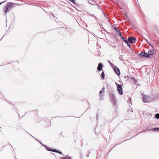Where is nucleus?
I'll return each mask as SVG.
<instances>
[{
  "label": "nucleus",
  "mask_w": 159,
  "mask_h": 159,
  "mask_svg": "<svg viewBox=\"0 0 159 159\" xmlns=\"http://www.w3.org/2000/svg\"><path fill=\"white\" fill-rule=\"evenodd\" d=\"M146 131L145 130H143V131Z\"/></svg>",
  "instance_id": "obj_39"
},
{
  "label": "nucleus",
  "mask_w": 159,
  "mask_h": 159,
  "mask_svg": "<svg viewBox=\"0 0 159 159\" xmlns=\"http://www.w3.org/2000/svg\"><path fill=\"white\" fill-rule=\"evenodd\" d=\"M110 97L111 101L113 102L114 105H116V97L115 96L114 94H110Z\"/></svg>",
  "instance_id": "obj_4"
},
{
  "label": "nucleus",
  "mask_w": 159,
  "mask_h": 159,
  "mask_svg": "<svg viewBox=\"0 0 159 159\" xmlns=\"http://www.w3.org/2000/svg\"><path fill=\"white\" fill-rule=\"evenodd\" d=\"M105 90V88L104 87H103L101 89V90L99 92V96L100 97V98L101 99H102L101 98V97H102L103 96V93H104Z\"/></svg>",
  "instance_id": "obj_8"
},
{
  "label": "nucleus",
  "mask_w": 159,
  "mask_h": 159,
  "mask_svg": "<svg viewBox=\"0 0 159 159\" xmlns=\"http://www.w3.org/2000/svg\"><path fill=\"white\" fill-rule=\"evenodd\" d=\"M3 38V37H2V38H1V40L2 39V38Z\"/></svg>",
  "instance_id": "obj_36"
},
{
  "label": "nucleus",
  "mask_w": 159,
  "mask_h": 159,
  "mask_svg": "<svg viewBox=\"0 0 159 159\" xmlns=\"http://www.w3.org/2000/svg\"><path fill=\"white\" fill-rule=\"evenodd\" d=\"M125 15L126 16V17L127 16V14L126 13H125Z\"/></svg>",
  "instance_id": "obj_31"
},
{
  "label": "nucleus",
  "mask_w": 159,
  "mask_h": 159,
  "mask_svg": "<svg viewBox=\"0 0 159 159\" xmlns=\"http://www.w3.org/2000/svg\"><path fill=\"white\" fill-rule=\"evenodd\" d=\"M131 78L134 82H138L137 80L134 77H131Z\"/></svg>",
  "instance_id": "obj_20"
},
{
  "label": "nucleus",
  "mask_w": 159,
  "mask_h": 159,
  "mask_svg": "<svg viewBox=\"0 0 159 159\" xmlns=\"http://www.w3.org/2000/svg\"><path fill=\"white\" fill-rule=\"evenodd\" d=\"M102 79V80H103L105 78V74L103 71H102V72L101 74Z\"/></svg>",
  "instance_id": "obj_16"
},
{
  "label": "nucleus",
  "mask_w": 159,
  "mask_h": 159,
  "mask_svg": "<svg viewBox=\"0 0 159 159\" xmlns=\"http://www.w3.org/2000/svg\"><path fill=\"white\" fill-rule=\"evenodd\" d=\"M77 23H78V24H79V23H78V21H77Z\"/></svg>",
  "instance_id": "obj_33"
},
{
  "label": "nucleus",
  "mask_w": 159,
  "mask_h": 159,
  "mask_svg": "<svg viewBox=\"0 0 159 159\" xmlns=\"http://www.w3.org/2000/svg\"><path fill=\"white\" fill-rule=\"evenodd\" d=\"M16 5V4L12 2H8L7 3L6 5V9L4 11V13L6 14V15L7 12H9L10 11L15 7V6Z\"/></svg>",
  "instance_id": "obj_2"
},
{
  "label": "nucleus",
  "mask_w": 159,
  "mask_h": 159,
  "mask_svg": "<svg viewBox=\"0 0 159 159\" xmlns=\"http://www.w3.org/2000/svg\"><path fill=\"white\" fill-rule=\"evenodd\" d=\"M36 140L37 141H38L39 142V143H40V144L41 145H42V146H43V145H44L43 144L41 143V142H39V141L37 139H36Z\"/></svg>",
  "instance_id": "obj_26"
},
{
  "label": "nucleus",
  "mask_w": 159,
  "mask_h": 159,
  "mask_svg": "<svg viewBox=\"0 0 159 159\" xmlns=\"http://www.w3.org/2000/svg\"><path fill=\"white\" fill-rule=\"evenodd\" d=\"M147 43H148L149 45L150 46H151V44L150 43H149V42H147Z\"/></svg>",
  "instance_id": "obj_30"
},
{
  "label": "nucleus",
  "mask_w": 159,
  "mask_h": 159,
  "mask_svg": "<svg viewBox=\"0 0 159 159\" xmlns=\"http://www.w3.org/2000/svg\"><path fill=\"white\" fill-rule=\"evenodd\" d=\"M90 1H88V2L89 4L91 5H94V3H95V2L94 0H90Z\"/></svg>",
  "instance_id": "obj_14"
},
{
  "label": "nucleus",
  "mask_w": 159,
  "mask_h": 159,
  "mask_svg": "<svg viewBox=\"0 0 159 159\" xmlns=\"http://www.w3.org/2000/svg\"><path fill=\"white\" fill-rule=\"evenodd\" d=\"M69 0L73 3H75V0Z\"/></svg>",
  "instance_id": "obj_24"
},
{
  "label": "nucleus",
  "mask_w": 159,
  "mask_h": 159,
  "mask_svg": "<svg viewBox=\"0 0 159 159\" xmlns=\"http://www.w3.org/2000/svg\"><path fill=\"white\" fill-rule=\"evenodd\" d=\"M77 23H78V24H79V23H78V21H77Z\"/></svg>",
  "instance_id": "obj_35"
},
{
  "label": "nucleus",
  "mask_w": 159,
  "mask_h": 159,
  "mask_svg": "<svg viewBox=\"0 0 159 159\" xmlns=\"http://www.w3.org/2000/svg\"><path fill=\"white\" fill-rule=\"evenodd\" d=\"M3 38V37H2V38H1V40L2 39V38Z\"/></svg>",
  "instance_id": "obj_38"
},
{
  "label": "nucleus",
  "mask_w": 159,
  "mask_h": 159,
  "mask_svg": "<svg viewBox=\"0 0 159 159\" xmlns=\"http://www.w3.org/2000/svg\"><path fill=\"white\" fill-rule=\"evenodd\" d=\"M57 153H58L60 154H62V155L63 154L61 152V151H59L58 150L57 151Z\"/></svg>",
  "instance_id": "obj_25"
},
{
  "label": "nucleus",
  "mask_w": 159,
  "mask_h": 159,
  "mask_svg": "<svg viewBox=\"0 0 159 159\" xmlns=\"http://www.w3.org/2000/svg\"><path fill=\"white\" fill-rule=\"evenodd\" d=\"M153 49L149 50L147 53L148 55H149V56H150V55H152L153 53Z\"/></svg>",
  "instance_id": "obj_11"
},
{
  "label": "nucleus",
  "mask_w": 159,
  "mask_h": 159,
  "mask_svg": "<svg viewBox=\"0 0 159 159\" xmlns=\"http://www.w3.org/2000/svg\"><path fill=\"white\" fill-rule=\"evenodd\" d=\"M155 117L157 119H159V113H157L155 115Z\"/></svg>",
  "instance_id": "obj_21"
},
{
  "label": "nucleus",
  "mask_w": 159,
  "mask_h": 159,
  "mask_svg": "<svg viewBox=\"0 0 159 159\" xmlns=\"http://www.w3.org/2000/svg\"><path fill=\"white\" fill-rule=\"evenodd\" d=\"M116 84L117 86V89L118 93L120 95H122L123 94L122 85L116 83Z\"/></svg>",
  "instance_id": "obj_3"
},
{
  "label": "nucleus",
  "mask_w": 159,
  "mask_h": 159,
  "mask_svg": "<svg viewBox=\"0 0 159 159\" xmlns=\"http://www.w3.org/2000/svg\"><path fill=\"white\" fill-rule=\"evenodd\" d=\"M126 141V140H124V141Z\"/></svg>",
  "instance_id": "obj_42"
},
{
  "label": "nucleus",
  "mask_w": 159,
  "mask_h": 159,
  "mask_svg": "<svg viewBox=\"0 0 159 159\" xmlns=\"http://www.w3.org/2000/svg\"><path fill=\"white\" fill-rule=\"evenodd\" d=\"M139 56L141 57H146L147 58H149L150 56L149 55H148L147 53L146 52H141L139 54Z\"/></svg>",
  "instance_id": "obj_5"
},
{
  "label": "nucleus",
  "mask_w": 159,
  "mask_h": 159,
  "mask_svg": "<svg viewBox=\"0 0 159 159\" xmlns=\"http://www.w3.org/2000/svg\"><path fill=\"white\" fill-rule=\"evenodd\" d=\"M67 30L69 33H72L74 32V30L68 27L67 28Z\"/></svg>",
  "instance_id": "obj_12"
},
{
  "label": "nucleus",
  "mask_w": 159,
  "mask_h": 159,
  "mask_svg": "<svg viewBox=\"0 0 159 159\" xmlns=\"http://www.w3.org/2000/svg\"><path fill=\"white\" fill-rule=\"evenodd\" d=\"M6 1H7V0H6L5 1H3V2H0V5H1V4H2V3H4V2H6Z\"/></svg>",
  "instance_id": "obj_27"
},
{
  "label": "nucleus",
  "mask_w": 159,
  "mask_h": 159,
  "mask_svg": "<svg viewBox=\"0 0 159 159\" xmlns=\"http://www.w3.org/2000/svg\"><path fill=\"white\" fill-rule=\"evenodd\" d=\"M152 130L153 131H159V127H157V128H153L152 129Z\"/></svg>",
  "instance_id": "obj_19"
},
{
  "label": "nucleus",
  "mask_w": 159,
  "mask_h": 159,
  "mask_svg": "<svg viewBox=\"0 0 159 159\" xmlns=\"http://www.w3.org/2000/svg\"><path fill=\"white\" fill-rule=\"evenodd\" d=\"M124 78L125 79H126L127 78H128V77L126 76H124Z\"/></svg>",
  "instance_id": "obj_28"
},
{
  "label": "nucleus",
  "mask_w": 159,
  "mask_h": 159,
  "mask_svg": "<svg viewBox=\"0 0 159 159\" xmlns=\"http://www.w3.org/2000/svg\"><path fill=\"white\" fill-rule=\"evenodd\" d=\"M155 99V97L152 95H144L143 96V101L145 102H152Z\"/></svg>",
  "instance_id": "obj_1"
},
{
  "label": "nucleus",
  "mask_w": 159,
  "mask_h": 159,
  "mask_svg": "<svg viewBox=\"0 0 159 159\" xmlns=\"http://www.w3.org/2000/svg\"><path fill=\"white\" fill-rule=\"evenodd\" d=\"M89 152V154H88V155L87 156V157H89V154H90V152Z\"/></svg>",
  "instance_id": "obj_29"
},
{
  "label": "nucleus",
  "mask_w": 159,
  "mask_h": 159,
  "mask_svg": "<svg viewBox=\"0 0 159 159\" xmlns=\"http://www.w3.org/2000/svg\"><path fill=\"white\" fill-rule=\"evenodd\" d=\"M61 159H71V157H70L66 156L65 157H62Z\"/></svg>",
  "instance_id": "obj_15"
},
{
  "label": "nucleus",
  "mask_w": 159,
  "mask_h": 159,
  "mask_svg": "<svg viewBox=\"0 0 159 159\" xmlns=\"http://www.w3.org/2000/svg\"><path fill=\"white\" fill-rule=\"evenodd\" d=\"M32 136L34 138V136Z\"/></svg>",
  "instance_id": "obj_41"
},
{
  "label": "nucleus",
  "mask_w": 159,
  "mask_h": 159,
  "mask_svg": "<svg viewBox=\"0 0 159 159\" xmlns=\"http://www.w3.org/2000/svg\"><path fill=\"white\" fill-rule=\"evenodd\" d=\"M137 134H136V135H135V136H137Z\"/></svg>",
  "instance_id": "obj_40"
},
{
  "label": "nucleus",
  "mask_w": 159,
  "mask_h": 159,
  "mask_svg": "<svg viewBox=\"0 0 159 159\" xmlns=\"http://www.w3.org/2000/svg\"><path fill=\"white\" fill-rule=\"evenodd\" d=\"M97 120H98V114H97Z\"/></svg>",
  "instance_id": "obj_32"
},
{
  "label": "nucleus",
  "mask_w": 159,
  "mask_h": 159,
  "mask_svg": "<svg viewBox=\"0 0 159 159\" xmlns=\"http://www.w3.org/2000/svg\"><path fill=\"white\" fill-rule=\"evenodd\" d=\"M126 141V140H124V141Z\"/></svg>",
  "instance_id": "obj_43"
},
{
  "label": "nucleus",
  "mask_w": 159,
  "mask_h": 159,
  "mask_svg": "<svg viewBox=\"0 0 159 159\" xmlns=\"http://www.w3.org/2000/svg\"><path fill=\"white\" fill-rule=\"evenodd\" d=\"M114 70L116 73L118 75H120V73L119 69L116 66L114 68Z\"/></svg>",
  "instance_id": "obj_6"
},
{
  "label": "nucleus",
  "mask_w": 159,
  "mask_h": 159,
  "mask_svg": "<svg viewBox=\"0 0 159 159\" xmlns=\"http://www.w3.org/2000/svg\"><path fill=\"white\" fill-rule=\"evenodd\" d=\"M102 64L101 63H99L98 64L97 67V70L98 71H100L102 70Z\"/></svg>",
  "instance_id": "obj_9"
},
{
  "label": "nucleus",
  "mask_w": 159,
  "mask_h": 159,
  "mask_svg": "<svg viewBox=\"0 0 159 159\" xmlns=\"http://www.w3.org/2000/svg\"><path fill=\"white\" fill-rule=\"evenodd\" d=\"M3 38V37H2V38H1V40L2 39V38Z\"/></svg>",
  "instance_id": "obj_37"
},
{
  "label": "nucleus",
  "mask_w": 159,
  "mask_h": 159,
  "mask_svg": "<svg viewBox=\"0 0 159 159\" xmlns=\"http://www.w3.org/2000/svg\"><path fill=\"white\" fill-rule=\"evenodd\" d=\"M109 63H110V65L111 66L114 68L116 66L113 64L110 61H109Z\"/></svg>",
  "instance_id": "obj_18"
},
{
  "label": "nucleus",
  "mask_w": 159,
  "mask_h": 159,
  "mask_svg": "<svg viewBox=\"0 0 159 159\" xmlns=\"http://www.w3.org/2000/svg\"><path fill=\"white\" fill-rule=\"evenodd\" d=\"M136 39L134 37H129L128 38V40L130 43H133V41H135Z\"/></svg>",
  "instance_id": "obj_7"
},
{
  "label": "nucleus",
  "mask_w": 159,
  "mask_h": 159,
  "mask_svg": "<svg viewBox=\"0 0 159 159\" xmlns=\"http://www.w3.org/2000/svg\"><path fill=\"white\" fill-rule=\"evenodd\" d=\"M57 150H56L55 149H52L51 151L53 152H57Z\"/></svg>",
  "instance_id": "obj_23"
},
{
  "label": "nucleus",
  "mask_w": 159,
  "mask_h": 159,
  "mask_svg": "<svg viewBox=\"0 0 159 159\" xmlns=\"http://www.w3.org/2000/svg\"><path fill=\"white\" fill-rule=\"evenodd\" d=\"M125 43L127 44L129 47H130V44L129 43L128 41L127 40Z\"/></svg>",
  "instance_id": "obj_22"
},
{
  "label": "nucleus",
  "mask_w": 159,
  "mask_h": 159,
  "mask_svg": "<svg viewBox=\"0 0 159 159\" xmlns=\"http://www.w3.org/2000/svg\"><path fill=\"white\" fill-rule=\"evenodd\" d=\"M43 146L45 147L46 149L49 151H51L52 149L48 147H47V146H46L45 145H42Z\"/></svg>",
  "instance_id": "obj_13"
},
{
  "label": "nucleus",
  "mask_w": 159,
  "mask_h": 159,
  "mask_svg": "<svg viewBox=\"0 0 159 159\" xmlns=\"http://www.w3.org/2000/svg\"><path fill=\"white\" fill-rule=\"evenodd\" d=\"M114 30L118 33V34L120 35V36H122V34L120 31L119 29H118L117 27H114Z\"/></svg>",
  "instance_id": "obj_10"
},
{
  "label": "nucleus",
  "mask_w": 159,
  "mask_h": 159,
  "mask_svg": "<svg viewBox=\"0 0 159 159\" xmlns=\"http://www.w3.org/2000/svg\"><path fill=\"white\" fill-rule=\"evenodd\" d=\"M77 23H78V24H79V23H78V21H77Z\"/></svg>",
  "instance_id": "obj_34"
},
{
  "label": "nucleus",
  "mask_w": 159,
  "mask_h": 159,
  "mask_svg": "<svg viewBox=\"0 0 159 159\" xmlns=\"http://www.w3.org/2000/svg\"><path fill=\"white\" fill-rule=\"evenodd\" d=\"M121 39L123 40V41L125 42V43L127 41V39H126V38L123 37V36H121Z\"/></svg>",
  "instance_id": "obj_17"
}]
</instances>
